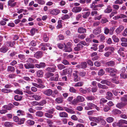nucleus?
<instances>
[{"label": "nucleus", "instance_id": "nucleus-14", "mask_svg": "<svg viewBox=\"0 0 127 127\" xmlns=\"http://www.w3.org/2000/svg\"><path fill=\"white\" fill-rule=\"evenodd\" d=\"M60 12V11L59 9H55L52 10L50 11V13L53 15H56L59 14Z\"/></svg>", "mask_w": 127, "mask_h": 127}, {"label": "nucleus", "instance_id": "nucleus-48", "mask_svg": "<svg viewBox=\"0 0 127 127\" xmlns=\"http://www.w3.org/2000/svg\"><path fill=\"white\" fill-rule=\"evenodd\" d=\"M90 14V12H87L84 13L82 17L83 18L86 19L89 16Z\"/></svg>", "mask_w": 127, "mask_h": 127}, {"label": "nucleus", "instance_id": "nucleus-36", "mask_svg": "<svg viewBox=\"0 0 127 127\" xmlns=\"http://www.w3.org/2000/svg\"><path fill=\"white\" fill-rule=\"evenodd\" d=\"M37 31V29L34 28H32L30 31L31 35V36L33 35Z\"/></svg>", "mask_w": 127, "mask_h": 127}, {"label": "nucleus", "instance_id": "nucleus-46", "mask_svg": "<svg viewBox=\"0 0 127 127\" xmlns=\"http://www.w3.org/2000/svg\"><path fill=\"white\" fill-rule=\"evenodd\" d=\"M67 69V68L65 69L62 71V72L61 73V75H66L68 74Z\"/></svg>", "mask_w": 127, "mask_h": 127}, {"label": "nucleus", "instance_id": "nucleus-56", "mask_svg": "<svg viewBox=\"0 0 127 127\" xmlns=\"http://www.w3.org/2000/svg\"><path fill=\"white\" fill-rule=\"evenodd\" d=\"M16 76V74L14 73H12L9 74L8 76V77L9 78L13 79L15 78Z\"/></svg>", "mask_w": 127, "mask_h": 127}, {"label": "nucleus", "instance_id": "nucleus-52", "mask_svg": "<svg viewBox=\"0 0 127 127\" xmlns=\"http://www.w3.org/2000/svg\"><path fill=\"white\" fill-rule=\"evenodd\" d=\"M14 92L16 94L19 95H22L23 94V92L21 90L17 89L14 91Z\"/></svg>", "mask_w": 127, "mask_h": 127}, {"label": "nucleus", "instance_id": "nucleus-24", "mask_svg": "<svg viewBox=\"0 0 127 127\" xmlns=\"http://www.w3.org/2000/svg\"><path fill=\"white\" fill-rule=\"evenodd\" d=\"M52 45L48 43H42L39 46V48H40L41 46H45L49 47L50 46H52Z\"/></svg>", "mask_w": 127, "mask_h": 127}, {"label": "nucleus", "instance_id": "nucleus-50", "mask_svg": "<svg viewBox=\"0 0 127 127\" xmlns=\"http://www.w3.org/2000/svg\"><path fill=\"white\" fill-rule=\"evenodd\" d=\"M62 20H59L58 22V25L57 26V29H59L62 27V25L61 24Z\"/></svg>", "mask_w": 127, "mask_h": 127}, {"label": "nucleus", "instance_id": "nucleus-27", "mask_svg": "<svg viewBox=\"0 0 127 127\" xmlns=\"http://www.w3.org/2000/svg\"><path fill=\"white\" fill-rule=\"evenodd\" d=\"M102 117L101 116H98L97 117H95L94 122L97 123H100V121Z\"/></svg>", "mask_w": 127, "mask_h": 127}, {"label": "nucleus", "instance_id": "nucleus-39", "mask_svg": "<svg viewBox=\"0 0 127 127\" xmlns=\"http://www.w3.org/2000/svg\"><path fill=\"white\" fill-rule=\"evenodd\" d=\"M86 98L87 100H94L95 99V97L94 96L92 95L87 96L86 97Z\"/></svg>", "mask_w": 127, "mask_h": 127}, {"label": "nucleus", "instance_id": "nucleus-26", "mask_svg": "<svg viewBox=\"0 0 127 127\" xmlns=\"http://www.w3.org/2000/svg\"><path fill=\"white\" fill-rule=\"evenodd\" d=\"M15 69L13 66H8L7 67V71L8 72H14L15 71Z\"/></svg>", "mask_w": 127, "mask_h": 127}, {"label": "nucleus", "instance_id": "nucleus-1", "mask_svg": "<svg viewBox=\"0 0 127 127\" xmlns=\"http://www.w3.org/2000/svg\"><path fill=\"white\" fill-rule=\"evenodd\" d=\"M105 71L106 72L109 73L110 75L111 76H115L117 73V70L115 68L111 67H107L105 69Z\"/></svg>", "mask_w": 127, "mask_h": 127}, {"label": "nucleus", "instance_id": "nucleus-15", "mask_svg": "<svg viewBox=\"0 0 127 127\" xmlns=\"http://www.w3.org/2000/svg\"><path fill=\"white\" fill-rule=\"evenodd\" d=\"M64 48L63 51L64 52H69L72 51V49L71 47H67L65 45V43H64Z\"/></svg>", "mask_w": 127, "mask_h": 127}, {"label": "nucleus", "instance_id": "nucleus-8", "mask_svg": "<svg viewBox=\"0 0 127 127\" xmlns=\"http://www.w3.org/2000/svg\"><path fill=\"white\" fill-rule=\"evenodd\" d=\"M97 2L95 1H93L92 3L90 5V7L93 10H98L97 5H95Z\"/></svg>", "mask_w": 127, "mask_h": 127}, {"label": "nucleus", "instance_id": "nucleus-42", "mask_svg": "<svg viewBox=\"0 0 127 127\" xmlns=\"http://www.w3.org/2000/svg\"><path fill=\"white\" fill-rule=\"evenodd\" d=\"M22 96L18 95H15L14 96V99L17 101H20L22 99Z\"/></svg>", "mask_w": 127, "mask_h": 127}, {"label": "nucleus", "instance_id": "nucleus-4", "mask_svg": "<svg viewBox=\"0 0 127 127\" xmlns=\"http://www.w3.org/2000/svg\"><path fill=\"white\" fill-rule=\"evenodd\" d=\"M43 56V53L40 51H38L36 52L34 55V57L37 59L41 58Z\"/></svg>", "mask_w": 127, "mask_h": 127}, {"label": "nucleus", "instance_id": "nucleus-29", "mask_svg": "<svg viewBox=\"0 0 127 127\" xmlns=\"http://www.w3.org/2000/svg\"><path fill=\"white\" fill-rule=\"evenodd\" d=\"M100 83L102 84H105L107 85H109L111 84V82L106 80H103L101 81Z\"/></svg>", "mask_w": 127, "mask_h": 127}, {"label": "nucleus", "instance_id": "nucleus-38", "mask_svg": "<svg viewBox=\"0 0 127 127\" xmlns=\"http://www.w3.org/2000/svg\"><path fill=\"white\" fill-rule=\"evenodd\" d=\"M80 64L81 67V68L84 69L86 68L87 67V63L86 62H82Z\"/></svg>", "mask_w": 127, "mask_h": 127}, {"label": "nucleus", "instance_id": "nucleus-19", "mask_svg": "<svg viewBox=\"0 0 127 127\" xmlns=\"http://www.w3.org/2000/svg\"><path fill=\"white\" fill-rule=\"evenodd\" d=\"M59 116L61 118H67L68 115L67 113L65 112H62L59 113Z\"/></svg>", "mask_w": 127, "mask_h": 127}, {"label": "nucleus", "instance_id": "nucleus-7", "mask_svg": "<svg viewBox=\"0 0 127 127\" xmlns=\"http://www.w3.org/2000/svg\"><path fill=\"white\" fill-rule=\"evenodd\" d=\"M83 46L80 43H78L74 48V50L76 51H79L82 50L83 48Z\"/></svg>", "mask_w": 127, "mask_h": 127}, {"label": "nucleus", "instance_id": "nucleus-10", "mask_svg": "<svg viewBox=\"0 0 127 127\" xmlns=\"http://www.w3.org/2000/svg\"><path fill=\"white\" fill-rule=\"evenodd\" d=\"M24 66L26 69L33 68L34 67V65L30 63H27L24 65Z\"/></svg>", "mask_w": 127, "mask_h": 127}, {"label": "nucleus", "instance_id": "nucleus-43", "mask_svg": "<svg viewBox=\"0 0 127 127\" xmlns=\"http://www.w3.org/2000/svg\"><path fill=\"white\" fill-rule=\"evenodd\" d=\"M47 123L50 127H53L52 124L53 123L51 120L47 119Z\"/></svg>", "mask_w": 127, "mask_h": 127}, {"label": "nucleus", "instance_id": "nucleus-32", "mask_svg": "<svg viewBox=\"0 0 127 127\" xmlns=\"http://www.w3.org/2000/svg\"><path fill=\"white\" fill-rule=\"evenodd\" d=\"M32 97L34 98L35 100H38L41 99V97L38 95L34 94L32 95Z\"/></svg>", "mask_w": 127, "mask_h": 127}, {"label": "nucleus", "instance_id": "nucleus-60", "mask_svg": "<svg viewBox=\"0 0 127 127\" xmlns=\"http://www.w3.org/2000/svg\"><path fill=\"white\" fill-rule=\"evenodd\" d=\"M27 116L26 117L28 118H29L30 119H34L33 117L32 116V115L29 113H26Z\"/></svg>", "mask_w": 127, "mask_h": 127}, {"label": "nucleus", "instance_id": "nucleus-63", "mask_svg": "<svg viewBox=\"0 0 127 127\" xmlns=\"http://www.w3.org/2000/svg\"><path fill=\"white\" fill-rule=\"evenodd\" d=\"M70 18V16L67 14H65L61 17V19L63 20L66 19H68Z\"/></svg>", "mask_w": 127, "mask_h": 127}, {"label": "nucleus", "instance_id": "nucleus-22", "mask_svg": "<svg viewBox=\"0 0 127 127\" xmlns=\"http://www.w3.org/2000/svg\"><path fill=\"white\" fill-rule=\"evenodd\" d=\"M32 84L33 86L38 88H43L45 87L44 86L41 84H37L34 83H32Z\"/></svg>", "mask_w": 127, "mask_h": 127}, {"label": "nucleus", "instance_id": "nucleus-49", "mask_svg": "<svg viewBox=\"0 0 127 127\" xmlns=\"http://www.w3.org/2000/svg\"><path fill=\"white\" fill-rule=\"evenodd\" d=\"M45 116L46 117L49 118H52L53 117V115L48 112L45 113Z\"/></svg>", "mask_w": 127, "mask_h": 127}, {"label": "nucleus", "instance_id": "nucleus-44", "mask_svg": "<svg viewBox=\"0 0 127 127\" xmlns=\"http://www.w3.org/2000/svg\"><path fill=\"white\" fill-rule=\"evenodd\" d=\"M88 106H89L92 109L93 108H94L96 107V106L94 104L92 103H89L87 104Z\"/></svg>", "mask_w": 127, "mask_h": 127}, {"label": "nucleus", "instance_id": "nucleus-59", "mask_svg": "<svg viewBox=\"0 0 127 127\" xmlns=\"http://www.w3.org/2000/svg\"><path fill=\"white\" fill-rule=\"evenodd\" d=\"M84 83L82 82H79L75 84L74 86L75 87L81 86Z\"/></svg>", "mask_w": 127, "mask_h": 127}, {"label": "nucleus", "instance_id": "nucleus-28", "mask_svg": "<svg viewBox=\"0 0 127 127\" xmlns=\"http://www.w3.org/2000/svg\"><path fill=\"white\" fill-rule=\"evenodd\" d=\"M54 75V74L52 73H51L50 72H47L45 74V76L46 78H48L50 77L53 76Z\"/></svg>", "mask_w": 127, "mask_h": 127}, {"label": "nucleus", "instance_id": "nucleus-13", "mask_svg": "<svg viewBox=\"0 0 127 127\" xmlns=\"http://www.w3.org/2000/svg\"><path fill=\"white\" fill-rule=\"evenodd\" d=\"M56 66L53 67H49L46 68V70L50 72H54L56 71Z\"/></svg>", "mask_w": 127, "mask_h": 127}, {"label": "nucleus", "instance_id": "nucleus-6", "mask_svg": "<svg viewBox=\"0 0 127 127\" xmlns=\"http://www.w3.org/2000/svg\"><path fill=\"white\" fill-rule=\"evenodd\" d=\"M14 106V105L12 104L9 103L7 105H4L3 106V108L4 109H6L7 110H11L13 107Z\"/></svg>", "mask_w": 127, "mask_h": 127}, {"label": "nucleus", "instance_id": "nucleus-61", "mask_svg": "<svg viewBox=\"0 0 127 127\" xmlns=\"http://www.w3.org/2000/svg\"><path fill=\"white\" fill-rule=\"evenodd\" d=\"M123 126H124L123 124L122 120H120L117 122V126L119 127H122Z\"/></svg>", "mask_w": 127, "mask_h": 127}, {"label": "nucleus", "instance_id": "nucleus-23", "mask_svg": "<svg viewBox=\"0 0 127 127\" xmlns=\"http://www.w3.org/2000/svg\"><path fill=\"white\" fill-rule=\"evenodd\" d=\"M1 92L2 93H8L12 92V91L10 89H7L6 88H3L1 89Z\"/></svg>", "mask_w": 127, "mask_h": 127}, {"label": "nucleus", "instance_id": "nucleus-25", "mask_svg": "<svg viewBox=\"0 0 127 127\" xmlns=\"http://www.w3.org/2000/svg\"><path fill=\"white\" fill-rule=\"evenodd\" d=\"M112 10L111 7L110 6H108L107 8L104 10V12L106 13H109L111 12Z\"/></svg>", "mask_w": 127, "mask_h": 127}, {"label": "nucleus", "instance_id": "nucleus-41", "mask_svg": "<svg viewBox=\"0 0 127 127\" xmlns=\"http://www.w3.org/2000/svg\"><path fill=\"white\" fill-rule=\"evenodd\" d=\"M114 120V119L113 118L111 117H109L107 118L106 119V121L108 123H110L112 122Z\"/></svg>", "mask_w": 127, "mask_h": 127}, {"label": "nucleus", "instance_id": "nucleus-12", "mask_svg": "<svg viewBox=\"0 0 127 127\" xmlns=\"http://www.w3.org/2000/svg\"><path fill=\"white\" fill-rule=\"evenodd\" d=\"M124 29V27L123 26L121 25L115 30V31L117 34H119Z\"/></svg>", "mask_w": 127, "mask_h": 127}, {"label": "nucleus", "instance_id": "nucleus-21", "mask_svg": "<svg viewBox=\"0 0 127 127\" xmlns=\"http://www.w3.org/2000/svg\"><path fill=\"white\" fill-rule=\"evenodd\" d=\"M106 64L108 66L113 67L114 66L115 64V62L114 61H111L106 62Z\"/></svg>", "mask_w": 127, "mask_h": 127}, {"label": "nucleus", "instance_id": "nucleus-20", "mask_svg": "<svg viewBox=\"0 0 127 127\" xmlns=\"http://www.w3.org/2000/svg\"><path fill=\"white\" fill-rule=\"evenodd\" d=\"M4 125L5 127H12L13 124L10 122H6L4 123Z\"/></svg>", "mask_w": 127, "mask_h": 127}, {"label": "nucleus", "instance_id": "nucleus-53", "mask_svg": "<svg viewBox=\"0 0 127 127\" xmlns=\"http://www.w3.org/2000/svg\"><path fill=\"white\" fill-rule=\"evenodd\" d=\"M124 105V104L122 102L118 103L116 105L117 107L119 108H121Z\"/></svg>", "mask_w": 127, "mask_h": 127}, {"label": "nucleus", "instance_id": "nucleus-3", "mask_svg": "<svg viewBox=\"0 0 127 127\" xmlns=\"http://www.w3.org/2000/svg\"><path fill=\"white\" fill-rule=\"evenodd\" d=\"M42 92L45 95L50 96L53 93V91L52 90L49 89L43 91H42Z\"/></svg>", "mask_w": 127, "mask_h": 127}, {"label": "nucleus", "instance_id": "nucleus-51", "mask_svg": "<svg viewBox=\"0 0 127 127\" xmlns=\"http://www.w3.org/2000/svg\"><path fill=\"white\" fill-rule=\"evenodd\" d=\"M100 31L98 29L94 30H93V33L95 35H97L100 33Z\"/></svg>", "mask_w": 127, "mask_h": 127}, {"label": "nucleus", "instance_id": "nucleus-57", "mask_svg": "<svg viewBox=\"0 0 127 127\" xmlns=\"http://www.w3.org/2000/svg\"><path fill=\"white\" fill-rule=\"evenodd\" d=\"M38 3L41 5H43L45 4V2L43 0H34Z\"/></svg>", "mask_w": 127, "mask_h": 127}, {"label": "nucleus", "instance_id": "nucleus-34", "mask_svg": "<svg viewBox=\"0 0 127 127\" xmlns=\"http://www.w3.org/2000/svg\"><path fill=\"white\" fill-rule=\"evenodd\" d=\"M43 112L41 111H38L35 113L36 116L40 117H42L43 115Z\"/></svg>", "mask_w": 127, "mask_h": 127}, {"label": "nucleus", "instance_id": "nucleus-9", "mask_svg": "<svg viewBox=\"0 0 127 127\" xmlns=\"http://www.w3.org/2000/svg\"><path fill=\"white\" fill-rule=\"evenodd\" d=\"M82 9V8L80 7H75L73 8L72 11L73 12L76 13L80 12Z\"/></svg>", "mask_w": 127, "mask_h": 127}, {"label": "nucleus", "instance_id": "nucleus-54", "mask_svg": "<svg viewBox=\"0 0 127 127\" xmlns=\"http://www.w3.org/2000/svg\"><path fill=\"white\" fill-rule=\"evenodd\" d=\"M121 78L124 79L127 78V74L126 73H122L120 74Z\"/></svg>", "mask_w": 127, "mask_h": 127}, {"label": "nucleus", "instance_id": "nucleus-40", "mask_svg": "<svg viewBox=\"0 0 127 127\" xmlns=\"http://www.w3.org/2000/svg\"><path fill=\"white\" fill-rule=\"evenodd\" d=\"M112 38L115 42H118L119 41V39L115 35H113L112 36Z\"/></svg>", "mask_w": 127, "mask_h": 127}, {"label": "nucleus", "instance_id": "nucleus-47", "mask_svg": "<svg viewBox=\"0 0 127 127\" xmlns=\"http://www.w3.org/2000/svg\"><path fill=\"white\" fill-rule=\"evenodd\" d=\"M55 101L59 103H62L63 101V98L60 97L57 98L55 99Z\"/></svg>", "mask_w": 127, "mask_h": 127}, {"label": "nucleus", "instance_id": "nucleus-17", "mask_svg": "<svg viewBox=\"0 0 127 127\" xmlns=\"http://www.w3.org/2000/svg\"><path fill=\"white\" fill-rule=\"evenodd\" d=\"M43 72L41 70H39L36 72V75L38 77H41L43 76Z\"/></svg>", "mask_w": 127, "mask_h": 127}, {"label": "nucleus", "instance_id": "nucleus-33", "mask_svg": "<svg viewBox=\"0 0 127 127\" xmlns=\"http://www.w3.org/2000/svg\"><path fill=\"white\" fill-rule=\"evenodd\" d=\"M112 112L113 114L116 115L120 114L121 113V112L120 111L117 109H114L112 111Z\"/></svg>", "mask_w": 127, "mask_h": 127}, {"label": "nucleus", "instance_id": "nucleus-5", "mask_svg": "<svg viewBox=\"0 0 127 127\" xmlns=\"http://www.w3.org/2000/svg\"><path fill=\"white\" fill-rule=\"evenodd\" d=\"M17 3L14 2V0H9L8 2V5L13 7L16 5Z\"/></svg>", "mask_w": 127, "mask_h": 127}, {"label": "nucleus", "instance_id": "nucleus-2", "mask_svg": "<svg viewBox=\"0 0 127 127\" xmlns=\"http://www.w3.org/2000/svg\"><path fill=\"white\" fill-rule=\"evenodd\" d=\"M84 99V98L83 97L80 96H78L76 98L74 99L72 101V103L74 104H75L79 102L83 101Z\"/></svg>", "mask_w": 127, "mask_h": 127}, {"label": "nucleus", "instance_id": "nucleus-16", "mask_svg": "<svg viewBox=\"0 0 127 127\" xmlns=\"http://www.w3.org/2000/svg\"><path fill=\"white\" fill-rule=\"evenodd\" d=\"M64 109L67 112L71 113L74 114L75 113V111H74L73 109L69 108L66 107H64Z\"/></svg>", "mask_w": 127, "mask_h": 127}, {"label": "nucleus", "instance_id": "nucleus-64", "mask_svg": "<svg viewBox=\"0 0 127 127\" xmlns=\"http://www.w3.org/2000/svg\"><path fill=\"white\" fill-rule=\"evenodd\" d=\"M121 99V100L125 102H127V95H125L123 97H122Z\"/></svg>", "mask_w": 127, "mask_h": 127}, {"label": "nucleus", "instance_id": "nucleus-18", "mask_svg": "<svg viewBox=\"0 0 127 127\" xmlns=\"http://www.w3.org/2000/svg\"><path fill=\"white\" fill-rule=\"evenodd\" d=\"M86 29L83 27L79 28L78 30V32L80 33H84L86 32Z\"/></svg>", "mask_w": 127, "mask_h": 127}, {"label": "nucleus", "instance_id": "nucleus-31", "mask_svg": "<svg viewBox=\"0 0 127 127\" xmlns=\"http://www.w3.org/2000/svg\"><path fill=\"white\" fill-rule=\"evenodd\" d=\"M111 81L113 83L116 84H118L119 83V81L118 79V77H115L112 78L111 80Z\"/></svg>", "mask_w": 127, "mask_h": 127}, {"label": "nucleus", "instance_id": "nucleus-30", "mask_svg": "<svg viewBox=\"0 0 127 127\" xmlns=\"http://www.w3.org/2000/svg\"><path fill=\"white\" fill-rule=\"evenodd\" d=\"M8 48L6 47H2L0 49V52L5 53L8 50Z\"/></svg>", "mask_w": 127, "mask_h": 127}, {"label": "nucleus", "instance_id": "nucleus-58", "mask_svg": "<svg viewBox=\"0 0 127 127\" xmlns=\"http://www.w3.org/2000/svg\"><path fill=\"white\" fill-rule=\"evenodd\" d=\"M18 57L21 60H22L25 59V56L24 55L19 54L18 55Z\"/></svg>", "mask_w": 127, "mask_h": 127}, {"label": "nucleus", "instance_id": "nucleus-62", "mask_svg": "<svg viewBox=\"0 0 127 127\" xmlns=\"http://www.w3.org/2000/svg\"><path fill=\"white\" fill-rule=\"evenodd\" d=\"M112 53L111 52L108 51L106 52L104 54V55L105 57H109L110 55H111Z\"/></svg>", "mask_w": 127, "mask_h": 127}, {"label": "nucleus", "instance_id": "nucleus-37", "mask_svg": "<svg viewBox=\"0 0 127 127\" xmlns=\"http://www.w3.org/2000/svg\"><path fill=\"white\" fill-rule=\"evenodd\" d=\"M86 63L87 64L90 66H92L94 65V63L90 59H87L86 61Z\"/></svg>", "mask_w": 127, "mask_h": 127}, {"label": "nucleus", "instance_id": "nucleus-11", "mask_svg": "<svg viewBox=\"0 0 127 127\" xmlns=\"http://www.w3.org/2000/svg\"><path fill=\"white\" fill-rule=\"evenodd\" d=\"M37 60L31 58H29L27 59L26 61L27 63L31 64L37 62Z\"/></svg>", "mask_w": 127, "mask_h": 127}, {"label": "nucleus", "instance_id": "nucleus-35", "mask_svg": "<svg viewBox=\"0 0 127 127\" xmlns=\"http://www.w3.org/2000/svg\"><path fill=\"white\" fill-rule=\"evenodd\" d=\"M99 88H100L103 89H107L108 88L105 85H103L99 83L97 84Z\"/></svg>", "mask_w": 127, "mask_h": 127}, {"label": "nucleus", "instance_id": "nucleus-45", "mask_svg": "<svg viewBox=\"0 0 127 127\" xmlns=\"http://www.w3.org/2000/svg\"><path fill=\"white\" fill-rule=\"evenodd\" d=\"M57 66L58 69L60 70H61L65 68V66L61 64H58L57 65Z\"/></svg>", "mask_w": 127, "mask_h": 127}, {"label": "nucleus", "instance_id": "nucleus-55", "mask_svg": "<svg viewBox=\"0 0 127 127\" xmlns=\"http://www.w3.org/2000/svg\"><path fill=\"white\" fill-rule=\"evenodd\" d=\"M27 123L29 125L31 126L33 125L34 124V122L31 120H29L27 121Z\"/></svg>", "mask_w": 127, "mask_h": 127}]
</instances>
